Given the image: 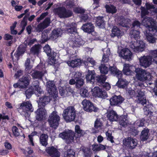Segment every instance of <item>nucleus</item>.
I'll use <instances>...</instances> for the list:
<instances>
[{
  "mask_svg": "<svg viewBox=\"0 0 157 157\" xmlns=\"http://www.w3.org/2000/svg\"><path fill=\"white\" fill-rule=\"evenodd\" d=\"M73 11L75 13L82 14L85 13V10L81 7L78 6L74 8Z\"/></svg>",
  "mask_w": 157,
  "mask_h": 157,
  "instance_id": "53",
  "label": "nucleus"
},
{
  "mask_svg": "<svg viewBox=\"0 0 157 157\" xmlns=\"http://www.w3.org/2000/svg\"><path fill=\"white\" fill-rule=\"evenodd\" d=\"M149 53L153 62L157 65V49L150 51Z\"/></svg>",
  "mask_w": 157,
  "mask_h": 157,
  "instance_id": "38",
  "label": "nucleus"
},
{
  "mask_svg": "<svg viewBox=\"0 0 157 157\" xmlns=\"http://www.w3.org/2000/svg\"><path fill=\"white\" fill-rule=\"evenodd\" d=\"M92 92L93 95L95 97L105 99L108 96L106 92L98 87H95L92 90Z\"/></svg>",
  "mask_w": 157,
  "mask_h": 157,
  "instance_id": "12",
  "label": "nucleus"
},
{
  "mask_svg": "<svg viewBox=\"0 0 157 157\" xmlns=\"http://www.w3.org/2000/svg\"><path fill=\"white\" fill-rule=\"evenodd\" d=\"M14 52V50H13L12 52L11 53V58L12 59V60L13 62V64H14V63L15 62L17 61L19 59L20 57L21 56L16 51L15 52L14 56H15V59L13 56V53Z\"/></svg>",
  "mask_w": 157,
  "mask_h": 157,
  "instance_id": "47",
  "label": "nucleus"
},
{
  "mask_svg": "<svg viewBox=\"0 0 157 157\" xmlns=\"http://www.w3.org/2000/svg\"><path fill=\"white\" fill-rule=\"evenodd\" d=\"M54 12L57 14L60 18L69 17L73 15L72 11L68 9H66L64 6H60L54 8Z\"/></svg>",
  "mask_w": 157,
  "mask_h": 157,
  "instance_id": "6",
  "label": "nucleus"
},
{
  "mask_svg": "<svg viewBox=\"0 0 157 157\" xmlns=\"http://www.w3.org/2000/svg\"><path fill=\"white\" fill-rule=\"evenodd\" d=\"M118 121H119V124L124 127L127 126L128 124V119L127 113L125 114L122 115L119 117Z\"/></svg>",
  "mask_w": 157,
  "mask_h": 157,
  "instance_id": "25",
  "label": "nucleus"
},
{
  "mask_svg": "<svg viewBox=\"0 0 157 157\" xmlns=\"http://www.w3.org/2000/svg\"><path fill=\"white\" fill-rule=\"evenodd\" d=\"M141 25V23L138 21L135 20L134 21L132 24V27L131 28L132 29H135L136 28L137 29H139L140 28Z\"/></svg>",
  "mask_w": 157,
  "mask_h": 157,
  "instance_id": "61",
  "label": "nucleus"
},
{
  "mask_svg": "<svg viewBox=\"0 0 157 157\" xmlns=\"http://www.w3.org/2000/svg\"><path fill=\"white\" fill-rule=\"evenodd\" d=\"M67 63L69 66L72 67H75L80 65L81 63V59H75L71 61H68Z\"/></svg>",
  "mask_w": 157,
  "mask_h": 157,
  "instance_id": "34",
  "label": "nucleus"
},
{
  "mask_svg": "<svg viewBox=\"0 0 157 157\" xmlns=\"http://www.w3.org/2000/svg\"><path fill=\"white\" fill-rule=\"evenodd\" d=\"M109 71L112 74L116 75L117 77H121L122 72L117 69L116 66H111L109 67Z\"/></svg>",
  "mask_w": 157,
  "mask_h": 157,
  "instance_id": "29",
  "label": "nucleus"
},
{
  "mask_svg": "<svg viewBox=\"0 0 157 157\" xmlns=\"http://www.w3.org/2000/svg\"><path fill=\"white\" fill-rule=\"evenodd\" d=\"M83 109L86 111L91 113L93 111L97 112L99 110V109L96 107L94 104L90 101L86 99L84 100L82 102Z\"/></svg>",
  "mask_w": 157,
  "mask_h": 157,
  "instance_id": "8",
  "label": "nucleus"
},
{
  "mask_svg": "<svg viewBox=\"0 0 157 157\" xmlns=\"http://www.w3.org/2000/svg\"><path fill=\"white\" fill-rule=\"evenodd\" d=\"M30 61L29 59L27 58L25 63V70L26 71L30 70L32 67L30 65Z\"/></svg>",
  "mask_w": 157,
  "mask_h": 157,
  "instance_id": "62",
  "label": "nucleus"
},
{
  "mask_svg": "<svg viewBox=\"0 0 157 157\" xmlns=\"http://www.w3.org/2000/svg\"><path fill=\"white\" fill-rule=\"evenodd\" d=\"M99 68L101 74L106 75L108 73L109 69L105 64H101Z\"/></svg>",
  "mask_w": 157,
  "mask_h": 157,
  "instance_id": "45",
  "label": "nucleus"
},
{
  "mask_svg": "<svg viewBox=\"0 0 157 157\" xmlns=\"http://www.w3.org/2000/svg\"><path fill=\"white\" fill-rule=\"evenodd\" d=\"M64 157H75V152L72 149H67L64 153Z\"/></svg>",
  "mask_w": 157,
  "mask_h": 157,
  "instance_id": "39",
  "label": "nucleus"
},
{
  "mask_svg": "<svg viewBox=\"0 0 157 157\" xmlns=\"http://www.w3.org/2000/svg\"><path fill=\"white\" fill-rule=\"evenodd\" d=\"M46 151V152L52 157H59L60 156L59 152L54 147L52 146L48 147Z\"/></svg>",
  "mask_w": 157,
  "mask_h": 157,
  "instance_id": "23",
  "label": "nucleus"
},
{
  "mask_svg": "<svg viewBox=\"0 0 157 157\" xmlns=\"http://www.w3.org/2000/svg\"><path fill=\"white\" fill-rule=\"evenodd\" d=\"M152 109L151 105H146L143 108L144 114L146 116H147L149 114L150 116H152L153 113V112L151 111Z\"/></svg>",
  "mask_w": 157,
  "mask_h": 157,
  "instance_id": "36",
  "label": "nucleus"
},
{
  "mask_svg": "<svg viewBox=\"0 0 157 157\" xmlns=\"http://www.w3.org/2000/svg\"><path fill=\"white\" fill-rule=\"evenodd\" d=\"M50 39L49 36H48V33L44 32L42 33L40 41L41 43L44 44Z\"/></svg>",
  "mask_w": 157,
  "mask_h": 157,
  "instance_id": "46",
  "label": "nucleus"
},
{
  "mask_svg": "<svg viewBox=\"0 0 157 157\" xmlns=\"http://www.w3.org/2000/svg\"><path fill=\"white\" fill-rule=\"evenodd\" d=\"M149 132V129L147 128H144L142 131L140 138L142 141H145L148 138Z\"/></svg>",
  "mask_w": 157,
  "mask_h": 157,
  "instance_id": "32",
  "label": "nucleus"
},
{
  "mask_svg": "<svg viewBox=\"0 0 157 157\" xmlns=\"http://www.w3.org/2000/svg\"><path fill=\"white\" fill-rule=\"evenodd\" d=\"M107 117L111 121H118L119 116L117 113L113 110H108L107 112Z\"/></svg>",
  "mask_w": 157,
  "mask_h": 157,
  "instance_id": "21",
  "label": "nucleus"
},
{
  "mask_svg": "<svg viewBox=\"0 0 157 157\" xmlns=\"http://www.w3.org/2000/svg\"><path fill=\"white\" fill-rule=\"evenodd\" d=\"M132 56V52L127 48L122 49L119 53L120 56L124 59L128 61L131 60Z\"/></svg>",
  "mask_w": 157,
  "mask_h": 157,
  "instance_id": "16",
  "label": "nucleus"
},
{
  "mask_svg": "<svg viewBox=\"0 0 157 157\" xmlns=\"http://www.w3.org/2000/svg\"><path fill=\"white\" fill-rule=\"evenodd\" d=\"M26 51V47L23 45H20L17 48L16 51L21 56L24 54Z\"/></svg>",
  "mask_w": 157,
  "mask_h": 157,
  "instance_id": "50",
  "label": "nucleus"
},
{
  "mask_svg": "<svg viewBox=\"0 0 157 157\" xmlns=\"http://www.w3.org/2000/svg\"><path fill=\"white\" fill-rule=\"evenodd\" d=\"M127 94L128 95L130 98H132L135 95L136 92L132 88L127 89L126 90Z\"/></svg>",
  "mask_w": 157,
  "mask_h": 157,
  "instance_id": "55",
  "label": "nucleus"
},
{
  "mask_svg": "<svg viewBox=\"0 0 157 157\" xmlns=\"http://www.w3.org/2000/svg\"><path fill=\"white\" fill-rule=\"evenodd\" d=\"M130 66L129 64H124L123 69V72L124 74L127 75H130L133 73V71L130 69Z\"/></svg>",
  "mask_w": 157,
  "mask_h": 157,
  "instance_id": "35",
  "label": "nucleus"
},
{
  "mask_svg": "<svg viewBox=\"0 0 157 157\" xmlns=\"http://www.w3.org/2000/svg\"><path fill=\"white\" fill-rule=\"evenodd\" d=\"M77 26L76 23L72 22L67 27L66 30L67 33L70 35L68 39L69 43L73 48L80 47L85 43L84 41L78 35Z\"/></svg>",
  "mask_w": 157,
  "mask_h": 157,
  "instance_id": "1",
  "label": "nucleus"
},
{
  "mask_svg": "<svg viewBox=\"0 0 157 157\" xmlns=\"http://www.w3.org/2000/svg\"><path fill=\"white\" fill-rule=\"evenodd\" d=\"M33 89L40 94V88L39 86V82L38 81H35L33 82Z\"/></svg>",
  "mask_w": 157,
  "mask_h": 157,
  "instance_id": "52",
  "label": "nucleus"
},
{
  "mask_svg": "<svg viewBox=\"0 0 157 157\" xmlns=\"http://www.w3.org/2000/svg\"><path fill=\"white\" fill-rule=\"evenodd\" d=\"M74 132L71 131L63 132L59 134V136L67 144H70L74 141Z\"/></svg>",
  "mask_w": 157,
  "mask_h": 157,
  "instance_id": "9",
  "label": "nucleus"
},
{
  "mask_svg": "<svg viewBox=\"0 0 157 157\" xmlns=\"http://www.w3.org/2000/svg\"><path fill=\"white\" fill-rule=\"evenodd\" d=\"M129 127V130L132 134L134 136H136L138 134L139 131L137 130L138 128L135 124H130Z\"/></svg>",
  "mask_w": 157,
  "mask_h": 157,
  "instance_id": "40",
  "label": "nucleus"
},
{
  "mask_svg": "<svg viewBox=\"0 0 157 157\" xmlns=\"http://www.w3.org/2000/svg\"><path fill=\"white\" fill-rule=\"evenodd\" d=\"M105 8L107 12L113 14L116 13L117 12L116 7L113 5H106L105 6Z\"/></svg>",
  "mask_w": 157,
  "mask_h": 157,
  "instance_id": "43",
  "label": "nucleus"
},
{
  "mask_svg": "<svg viewBox=\"0 0 157 157\" xmlns=\"http://www.w3.org/2000/svg\"><path fill=\"white\" fill-rule=\"evenodd\" d=\"M60 32L56 30H53L49 36L50 40H54L57 39L59 35Z\"/></svg>",
  "mask_w": 157,
  "mask_h": 157,
  "instance_id": "41",
  "label": "nucleus"
},
{
  "mask_svg": "<svg viewBox=\"0 0 157 157\" xmlns=\"http://www.w3.org/2000/svg\"><path fill=\"white\" fill-rule=\"evenodd\" d=\"M5 113H2V114L0 113V122L1 121L2 119V121L1 123V124L2 125H4V124L6 123V120H10V118L9 116L7 115H4Z\"/></svg>",
  "mask_w": 157,
  "mask_h": 157,
  "instance_id": "49",
  "label": "nucleus"
},
{
  "mask_svg": "<svg viewBox=\"0 0 157 157\" xmlns=\"http://www.w3.org/2000/svg\"><path fill=\"white\" fill-rule=\"evenodd\" d=\"M48 136L46 134H42L40 138V144L42 145L46 146L48 144Z\"/></svg>",
  "mask_w": 157,
  "mask_h": 157,
  "instance_id": "37",
  "label": "nucleus"
},
{
  "mask_svg": "<svg viewBox=\"0 0 157 157\" xmlns=\"http://www.w3.org/2000/svg\"><path fill=\"white\" fill-rule=\"evenodd\" d=\"M96 24L100 28H103L105 26V21L102 17H98L96 18Z\"/></svg>",
  "mask_w": 157,
  "mask_h": 157,
  "instance_id": "42",
  "label": "nucleus"
},
{
  "mask_svg": "<svg viewBox=\"0 0 157 157\" xmlns=\"http://www.w3.org/2000/svg\"><path fill=\"white\" fill-rule=\"evenodd\" d=\"M19 81L21 84V89L26 88L29 83V78L27 77L23 76L19 79Z\"/></svg>",
  "mask_w": 157,
  "mask_h": 157,
  "instance_id": "30",
  "label": "nucleus"
},
{
  "mask_svg": "<svg viewBox=\"0 0 157 157\" xmlns=\"http://www.w3.org/2000/svg\"><path fill=\"white\" fill-rule=\"evenodd\" d=\"M124 100V98L121 95L113 96L109 100L110 104L112 106H119Z\"/></svg>",
  "mask_w": 157,
  "mask_h": 157,
  "instance_id": "13",
  "label": "nucleus"
},
{
  "mask_svg": "<svg viewBox=\"0 0 157 157\" xmlns=\"http://www.w3.org/2000/svg\"><path fill=\"white\" fill-rule=\"evenodd\" d=\"M60 118V117L58 115L57 111H53L49 116L48 119L50 126L53 128H56L59 125Z\"/></svg>",
  "mask_w": 157,
  "mask_h": 157,
  "instance_id": "7",
  "label": "nucleus"
},
{
  "mask_svg": "<svg viewBox=\"0 0 157 157\" xmlns=\"http://www.w3.org/2000/svg\"><path fill=\"white\" fill-rule=\"evenodd\" d=\"M50 23V19L49 17H47L44 21L39 24L36 29L37 32L39 33L43 29L48 27Z\"/></svg>",
  "mask_w": 157,
  "mask_h": 157,
  "instance_id": "17",
  "label": "nucleus"
},
{
  "mask_svg": "<svg viewBox=\"0 0 157 157\" xmlns=\"http://www.w3.org/2000/svg\"><path fill=\"white\" fill-rule=\"evenodd\" d=\"M40 46L38 44H35L30 49V51L33 55L38 54L40 50Z\"/></svg>",
  "mask_w": 157,
  "mask_h": 157,
  "instance_id": "48",
  "label": "nucleus"
},
{
  "mask_svg": "<svg viewBox=\"0 0 157 157\" xmlns=\"http://www.w3.org/2000/svg\"><path fill=\"white\" fill-rule=\"evenodd\" d=\"M46 110L45 109L39 108L36 110V117L37 120L40 121L45 119V117Z\"/></svg>",
  "mask_w": 157,
  "mask_h": 157,
  "instance_id": "22",
  "label": "nucleus"
},
{
  "mask_svg": "<svg viewBox=\"0 0 157 157\" xmlns=\"http://www.w3.org/2000/svg\"><path fill=\"white\" fill-rule=\"evenodd\" d=\"M36 69L37 70H32L29 74L34 79H42L43 76L47 73L45 66L38 65L36 66Z\"/></svg>",
  "mask_w": 157,
  "mask_h": 157,
  "instance_id": "4",
  "label": "nucleus"
},
{
  "mask_svg": "<svg viewBox=\"0 0 157 157\" xmlns=\"http://www.w3.org/2000/svg\"><path fill=\"white\" fill-rule=\"evenodd\" d=\"M96 75V74L94 70H89L86 76V82L91 84H94L95 81Z\"/></svg>",
  "mask_w": 157,
  "mask_h": 157,
  "instance_id": "19",
  "label": "nucleus"
},
{
  "mask_svg": "<svg viewBox=\"0 0 157 157\" xmlns=\"http://www.w3.org/2000/svg\"><path fill=\"white\" fill-rule=\"evenodd\" d=\"M103 125V123L100 119L97 118L94 122V127L96 129L101 128Z\"/></svg>",
  "mask_w": 157,
  "mask_h": 157,
  "instance_id": "60",
  "label": "nucleus"
},
{
  "mask_svg": "<svg viewBox=\"0 0 157 157\" xmlns=\"http://www.w3.org/2000/svg\"><path fill=\"white\" fill-rule=\"evenodd\" d=\"M110 36L112 37H114L115 36L118 37L119 36H121V33L118 28L116 26H114L112 29Z\"/></svg>",
  "mask_w": 157,
  "mask_h": 157,
  "instance_id": "33",
  "label": "nucleus"
},
{
  "mask_svg": "<svg viewBox=\"0 0 157 157\" xmlns=\"http://www.w3.org/2000/svg\"><path fill=\"white\" fill-rule=\"evenodd\" d=\"M146 71L145 70L139 68L136 70V73L139 79L143 80Z\"/></svg>",
  "mask_w": 157,
  "mask_h": 157,
  "instance_id": "44",
  "label": "nucleus"
},
{
  "mask_svg": "<svg viewBox=\"0 0 157 157\" xmlns=\"http://www.w3.org/2000/svg\"><path fill=\"white\" fill-rule=\"evenodd\" d=\"M130 34L131 38H134L136 40L132 43L131 45V48L135 52H142L145 50V44L143 41H140L138 42L137 41L140 38V32L138 29L135 30L132 29L130 32Z\"/></svg>",
  "mask_w": 157,
  "mask_h": 157,
  "instance_id": "2",
  "label": "nucleus"
},
{
  "mask_svg": "<svg viewBox=\"0 0 157 157\" xmlns=\"http://www.w3.org/2000/svg\"><path fill=\"white\" fill-rule=\"evenodd\" d=\"M142 23L143 25L147 28V29H155L157 28L155 22L153 19L150 17H145L143 18Z\"/></svg>",
  "mask_w": 157,
  "mask_h": 157,
  "instance_id": "11",
  "label": "nucleus"
},
{
  "mask_svg": "<svg viewBox=\"0 0 157 157\" xmlns=\"http://www.w3.org/2000/svg\"><path fill=\"white\" fill-rule=\"evenodd\" d=\"M154 29H146L144 31L147 39L149 43H153L156 41V39L153 36L157 35V28Z\"/></svg>",
  "mask_w": 157,
  "mask_h": 157,
  "instance_id": "10",
  "label": "nucleus"
},
{
  "mask_svg": "<svg viewBox=\"0 0 157 157\" xmlns=\"http://www.w3.org/2000/svg\"><path fill=\"white\" fill-rule=\"evenodd\" d=\"M25 94L27 98H30L33 94V91L31 88L27 89L25 92Z\"/></svg>",
  "mask_w": 157,
  "mask_h": 157,
  "instance_id": "59",
  "label": "nucleus"
},
{
  "mask_svg": "<svg viewBox=\"0 0 157 157\" xmlns=\"http://www.w3.org/2000/svg\"><path fill=\"white\" fill-rule=\"evenodd\" d=\"M151 57L149 56H144L139 58L140 64L145 68L148 67L151 64Z\"/></svg>",
  "mask_w": 157,
  "mask_h": 157,
  "instance_id": "15",
  "label": "nucleus"
},
{
  "mask_svg": "<svg viewBox=\"0 0 157 157\" xmlns=\"http://www.w3.org/2000/svg\"><path fill=\"white\" fill-rule=\"evenodd\" d=\"M85 134H86L84 130L81 129L79 125H75L74 136L76 139L83 136Z\"/></svg>",
  "mask_w": 157,
  "mask_h": 157,
  "instance_id": "27",
  "label": "nucleus"
},
{
  "mask_svg": "<svg viewBox=\"0 0 157 157\" xmlns=\"http://www.w3.org/2000/svg\"><path fill=\"white\" fill-rule=\"evenodd\" d=\"M94 27L91 23H87L83 24L82 27V29L84 32L90 33L94 31Z\"/></svg>",
  "mask_w": 157,
  "mask_h": 157,
  "instance_id": "24",
  "label": "nucleus"
},
{
  "mask_svg": "<svg viewBox=\"0 0 157 157\" xmlns=\"http://www.w3.org/2000/svg\"><path fill=\"white\" fill-rule=\"evenodd\" d=\"M141 10V16L142 18L145 17L146 15L149 14V12L148 10L144 7L141 6L140 7Z\"/></svg>",
  "mask_w": 157,
  "mask_h": 157,
  "instance_id": "54",
  "label": "nucleus"
},
{
  "mask_svg": "<svg viewBox=\"0 0 157 157\" xmlns=\"http://www.w3.org/2000/svg\"><path fill=\"white\" fill-rule=\"evenodd\" d=\"M44 49L47 55L52 58V49L50 46L48 44H47L44 47Z\"/></svg>",
  "mask_w": 157,
  "mask_h": 157,
  "instance_id": "51",
  "label": "nucleus"
},
{
  "mask_svg": "<svg viewBox=\"0 0 157 157\" xmlns=\"http://www.w3.org/2000/svg\"><path fill=\"white\" fill-rule=\"evenodd\" d=\"M82 151L84 153V157H91V153L90 149L83 148Z\"/></svg>",
  "mask_w": 157,
  "mask_h": 157,
  "instance_id": "64",
  "label": "nucleus"
},
{
  "mask_svg": "<svg viewBox=\"0 0 157 157\" xmlns=\"http://www.w3.org/2000/svg\"><path fill=\"white\" fill-rule=\"evenodd\" d=\"M62 115L67 122L78 121V118L76 117V110L73 106H69L65 109L63 111Z\"/></svg>",
  "mask_w": 157,
  "mask_h": 157,
  "instance_id": "3",
  "label": "nucleus"
},
{
  "mask_svg": "<svg viewBox=\"0 0 157 157\" xmlns=\"http://www.w3.org/2000/svg\"><path fill=\"white\" fill-rule=\"evenodd\" d=\"M106 79V76L105 75H98L95 76V82H96V84H100L102 85L105 83Z\"/></svg>",
  "mask_w": 157,
  "mask_h": 157,
  "instance_id": "31",
  "label": "nucleus"
},
{
  "mask_svg": "<svg viewBox=\"0 0 157 157\" xmlns=\"http://www.w3.org/2000/svg\"><path fill=\"white\" fill-rule=\"evenodd\" d=\"M75 86L78 88H80L83 85L84 82L83 78L80 79L76 80Z\"/></svg>",
  "mask_w": 157,
  "mask_h": 157,
  "instance_id": "58",
  "label": "nucleus"
},
{
  "mask_svg": "<svg viewBox=\"0 0 157 157\" xmlns=\"http://www.w3.org/2000/svg\"><path fill=\"white\" fill-rule=\"evenodd\" d=\"M18 111L21 112V115L25 117L28 116L30 113L33 111L31 102L29 101H23L20 104Z\"/></svg>",
  "mask_w": 157,
  "mask_h": 157,
  "instance_id": "5",
  "label": "nucleus"
},
{
  "mask_svg": "<svg viewBox=\"0 0 157 157\" xmlns=\"http://www.w3.org/2000/svg\"><path fill=\"white\" fill-rule=\"evenodd\" d=\"M136 94L138 98V100L139 103L144 105L147 102L145 97H144V92L140 89H138L136 92Z\"/></svg>",
  "mask_w": 157,
  "mask_h": 157,
  "instance_id": "20",
  "label": "nucleus"
},
{
  "mask_svg": "<svg viewBox=\"0 0 157 157\" xmlns=\"http://www.w3.org/2000/svg\"><path fill=\"white\" fill-rule=\"evenodd\" d=\"M145 121L144 119L136 121L133 124L138 128L139 127H143L144 125Z\"/></svg>",
  "mask_w": 157,
  "mask_h": 157,
  "instance_id": "56",
  "label": "nucleus"
},
{
  "mask_svg": "<svg viewBox=\"0 0 157 157\" xmlns=\"http://www.w3.org/2000/svg\"><path fill=\"white\" fill-rule=\"evenodd\" d=\"M118 80L116 84V86L119 88L125 89L127 87L128 82L126 80L121 78V77H117Z\"/></svg>",
  "mask_w": 157,
  "mask_h": 157,
  "instance_id": "26",
  "label": "nucleus"
},
{
  "mask_svg": "<svg viewBox=\"0 0 157 157\" xmlns=\"http://www.w3.org/2000/svg\"><path fill=\"white\" fill-rule=\"evenodd\" d=\"M12 130L14 136L17 137L19 136L20 133L18 131V129L16 126H13L12 128Z\"/></svg>",
  "mask_w": 157,
  "mask_h": 157,
  "instance_id": "63",
  "label": "nucleus"
},
{
  "mask_svg": "<svg viewBox=\"0 0 157 157\" xmlns=\"http://www.w3.org/2000/svg\"><path fill=\"white\" fill-rule=\"evenodd\" d=\"M49 97L46 96H42L39 98L37 101L39 108L44 109L45 106L50 101Z\"/></svg>",
  "mask_w": 157,
  "mask_h": 157,
  "instance_id": "18",
  "label": "nucleus"
},
{
  "mask_svg": "<svg viewBox=\"0 0 157 157\" xmlns=\"http://www.w3.org/2000/svg\"><path fill=\"white\" fill-rule=\"evenodd\" d=\"M80 93L81 96L83 97H86L89 96L88 90L86 88H81L80 90Z\"/></svg>",
  "mask_w": 157,
  "mask_h": 157,
  "instance_id": "57",
  "label": "nucleus"
},
{
  "mask_svg": "<svg viewBox=\"0 0 157 157\" xmlns=\"http://www.w3.org/2000/svg\"><path fill=\"white\" fill-rule=\"evenodd\" d=\"M47 89L48 93L51 95L55 94L57 89L53 81L49 82L47 86Z\"/></svg>",
  "mask_w": 157,
  "mask_h": 157,
  "instance_id": "28",
  "label": "nucleus"
},
{
  "mask_svg": "<svg viewBox=\"0 0 157 157\" xmlns=\"http://www.w3.org/2000/svg\"><path fill=\"white\" fill-rule=\"evenodd\" d=\"M138 142L137 140L131 137H128L123 140V144L124 146L129 147L130 149L134 148L137 145Z\"/></svg>",
  "mask_w": 157,
  "mask_h": 157,
  "instance_id": "14",
  "label": "nucleus"
}]
</instances>
